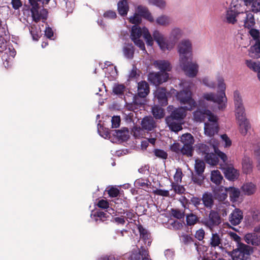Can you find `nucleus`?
Instances as JSON below:
<instances>
[{"instance_id": "obj_29", "label": "nucleus", "mask_w": 260, "mask_h": 260, "mask_svg": "<svg viewBox=\"0 0 260 260\" xmlns=\"http://www.w3.org/2000/svg\"><path fill=\"white\" fill-rule=\"evenodd\" d=\"M184 147L182 146L179 143H174L170 147V149L172 151L175 152L177 154H182L187 156H191L188 152L184 149Z\"/></svg>"}, {"instance_id": "obj_18", "label": "nucleus", "mask_w": 260, "mask_h": 260, "mask_svg": "<svg viewBox=\"0 0 260 260\" xmlns=\"http://www.w3.org/2000/svg\"><path fill=\"white\" fill-rule=\"evenodd\" d=\"M112 133L113 136L116 138L118 141L122 142L127 141L129 137L128 129L127 127H122L120 129L113 130Z\"/></svg>"}, {"instance_id": "obj_62", "label": "nucleus", "mask_w": 260, "mask_h": 260, "mask_svg": "<svg viewBox=\"0 0 260 260\" xmlns=\"http://www.w3.org/2000/svg\"><path fill=\"white\" fill-rule=\"evenodd\" d=\"M171 215L177 219H180L184 218V213L182 212L180 210L177 209H172L171 210Z\"/></svg>"}, {"instance_id": "obj_44", "label": "nucleus", "mask_w": 260, "mask_h": 260, "mask_svg": "<svg viewBox=\"0 0 260 260\" xmlns=\"http://www.w3.org/2000/svg\"><path fill=\"white\" fill-rule=\"evenodd\" d=\"M143 31L140 27L137 25H134L131 29V39L132 41L140 39L142 36Z\"/></svg>"}, {"instance_id": "obj_27", "label": "nucleus", "mask_w": 260, "mask_h": 260, "mask_svg": "<svg viewBox=\"0 0 260 260\" xmlns=\"http://www.w3.org/2000/svg\"><path fill=\"white\" fill-rule=\"evenodd\" d=\"M205 134L209 136H213L218 132V126L217 123H205L204 126Z\"/></svg>"}, {"instance_id": "obj_31", "label": "nucleus", "mask_w": 260, "mask_h": 260, "mask_svg": "<svg viewBox=\"0 0 260 260\" xmlns=\"http://www.w3.org/2000/svg\"><path fill=\"white\" fill-rule=\"evenodd\" d=\"M118 13L122 16L127 15L129 10V6L127 0H121L117 4Z\"/></svg>"}, {"instance_id": "obj_45", "label": "nucleus", "mask_w": 260, "mask_h": 260, "mask_svg": "<svg viewBox=\"0 0 260 260\" xmlns=\"http://www.w3.org/2000/svg\"><path fill=\"white\" fill-rule=\"evenodd\" d=\"M126 87L123 84H115L113 87L112 92L114 94L122 98L124 95V92Z\"/></svg>"}, {"instance_id": "obj_7", "label": "nucleus", "mask_w": 260, "mask_h": 260, "mask_svg": "<svg viewBox=\"0 0 260 260\" xmlns=\"http://www.w3.org/2000/svg\"><path fill=\"white\" fill-rule=\"evenodd\" d=\"M192 57L190 59H185L179 61V64L182 70L185 72L186 75L189 77L193 78L196 76L198 72V66L192 62Z\"/></svg>"}, {"instance_id": "obj_64", "label": "nucleus", "mask_w": 260, "mask_h": 260, "mask_svg": "<svg viewBox=\"0 0 260 260\" xmlns=\"http://www.w3.org/2000/svg\"><path fill=\"white\" fill-rule=\"evenodd\" d=\"M250 36L253 38V40L255 41V42H259V32L258 30L255 28H251L250 29L249 31Z\"/></svg>"}, {"instance_id": "obj_21", "label": "nucleus", "mask_w": 260, "mask_h": 260, "mask_svg": "<svg viewBox=\"0 0 260 260\" xmlns=\"http://www.w3.org/2000/svg\"><path fill=\"white\" fill-rule=\"evenodd\" d=\"M141 126L143 129L150 131L156 127V122L151 116H146L141 121Z\"/></svg>"}, {"instance_id": "obj_23", "label": "nucleus", "mask_w": 260, "mask_h": 260, "mask_svg": "<svg viewBox=\"0 0 260 260\" xmlns=\"http://www.w3.org/2000/svg\"><path fill=\"white\" fill-rule=\"evenodd\" d=\"M149 85L145 81L138 83V95L141 98H145L149 93Z\"/></svg>"}, {"instance_id": "obj_50", "label": "nucleus", "mask_w": 260, "mask_h": 260, "mask_svg": "<svg viewBox=\"0 0 260 260\" xmlns=\"http://www.w3.org/2000/svg\"><path fill=\"white\" fill-rule=\"evenodd\" d=\"M143 35L144 39L146 41V44L149 46H152L153 44V40L150 34L149 33L148 29L144 27L143 29Z\"/></svg>"}, {"instance_id": "obj_28", "label": "nucleus", "mask_w": 260, "mask_h": 260, "mask_svg": "<svg viewBox=\"0 0 260 260\" xmlns=\"http://www.w3.org/2000/svg\"><path fill=\"white\" fill-rule=\"evenodd\" d=\"M122 52L125 58L132 59L134 58L135 53L134 46L132 43H125L122 48Z\"/></svg>"}, {"instance_id": "obj_55", "label": "nucleus", "mask_w": 260, "mask_h": 260, "mask_svg": "<svg viewBox=\"0 0 260 260\" xmlns=\"http://www.w3.org/2000/svg\"><path fill=\"white\" fill-rule=\"evenodd\" d=\"M218 82V88L220 90V92L218 93L219 95H221L222 93H225L226 89V85L224 82V79L222 77L218 76L217 78Z\"/></svg>"}, {"instance_id": "obj_13", "label": "nucleus", "mask_w": 260, "mask_h": 260, "mask_svg": "<svg viewBox=\"0 0 260 260\" xmlns=\"http://www.w3.org/2000/svg\"><path fill=\"white\" fill-rule=\"evenodd\" d=\"M180 141L183 144L184 149H186L190 155L192 156L193 152L192 145L194 141L193 137L189 133L184 134L181 137Z\"/></svg>"}, {"instance_id": "obj_53", "label": "nucleus", "mask_w": 260, "mask_h": 260, "mask_svg": "<svg viewBox=\"0 0 260 260\" xmlns=\"http://www.w3.org/2000/svg\"><path fill=\"white\" fill-rule=\"evenodd\" d=\"M156 22L160 25H168L170 23V18L166 15H161L156 19Z\"/></svg>"}, {"instance_id": "obj_15", "label": "nucleus", "mask_w": 260, "mask_h": 260, "mask_svg": "<svg viewBox=\"0 0 260 260\" xmlns=\"http://www.w3.org/2000/svg\"><path fill=\"white\" fill-rule=\"evenodd\" d=\"M243 218V212L239 208L235 209L229 216V221L233 225L239 224Z\"/></svg>"}, {"instance_id": "obj_25", "label": "nucleus", "mask_w": 260, "mask_h": 260, "mask_svg": "<svg viewBox=\"0 0 260 260\" xmlns=\"http://www.w3.org/2000/svg\"><path fill=\"white\" fill-rule=\"evenodd\" d=\"M202 201L205 207L212 209L214 205V199L211 193L206 192L202 195Z\"/></svg>"}, {"instance_id": "obj_48", "label": "nucleus", "mask_w": 260, "mask_h": 260, "mask_svg": "<svg viewBox=\"0 0 260 260\" xmlns=\"http://www.w3.org/2000/svg\"><path fill=\"white\" fill-rule=\"evenodd\" d=\"M133 95V101L131 104V107L133 109H137L139 107L143 105L142 98L139 97L138 95H133L132 92H129Z\"/></svg>"}, {"instance_id": "obj_6", "label": "nucleus", "mask_w": 260, "mask_h": 260, "mask_svg": "<svg viewBox=\"0 0 260 260\" xmlns=\"http://www.w3.org/2000/svg\"><path fill=\"white\" fill-rule=\"evenodd\" d=\"M206 165L203 160L197 159L194 164V172H191V180L194 184L201 186L203 184L205 176L204 175Z\"/></svg>"}, {"instance_id": "obj_37", "label": "nucleus", "mask_w": 260, "mask_h": 260, "mask_svg": "<svg viewBox=\"0 0 260 260\" xmlns=\"http://www.w3.org/2000/svg\"><path fill=\"white\" fill-rule=\"evenodd\" d=\"M255 186L251 182L244 184L241 187L242 191L247 196L253 194L255 191Z\"/></svg>"}, {"instance_id": "obj_8", "label": "nucleus", "mask_w": 260, "mask_h": 260, "mask_svg": "<svg viewBox=\"0 0 260 260\" xmlns=\"http://www.w3.org/2000/svg\"><path fill=\"white\" fill-rule=\"evenodd\" d=\"M179 61L192 57V45L188 40H182L178 45Z\"/></svg>"}, {"instance_id": "obj_5", "label": "nucleus", "mask_w": 260, "mask_h": 260, "mask_svg": "<svg viewBox=\"0 0 260 260\" xmlns=\"http://www.w3.org/2000/svg\"><path fill=\"white\" fill-rule=\"evenodd\" d=\"M176 97L181 105H185L183 108L187 110L191 111L197 107V103L192 98V93L188 89L177 91Z\"/></svg>"}, {"instance_id": "obj_33", "label": "nucleus", "mask_w": 260, "mask_h": 260, "mask_svg": "<svg viewBox=\"0 0 260 260\" xmlns=\"http://www.w3.org/2000/svg\"><path fill=\"white\" fill-rule=\"evenodd\" d=\"M138 229L139 230L141 238L145 241V243L148 241L147 245L150 246L151 243V241L150 240V234L148 233L147 230L144 228L141 224H139L138 226Z\"/></svg>"}, {"instance_id": "obj_47", "label": "nucleus", "mask_w": 260, "mask_h": 260, "mask_svg": "<svg viewBox=\"0 0 260 260\" xmlns=\"http://www.w3.org/2000/svg\"><path fill=\"white\" fill-rule=\"evenodd\" d=\"M92 215L96 217L95 220L97 223H99V222H103L106 220L107 218L108 217V215L106 212L100 210L95 211Z\"/></svg>"}, {"instance_id": "obj_36", "label": "nucleus", "mask_w": 260, "mask_h": 260, "mask_svg": "<svg viewBox=\"0 0 260 260\" xmlns=\"http://www.w3.org/2000/svg\"><path fill=\"white\" fill-rule=\"evenodd\" d=\"M246 18L244 20V27L250 29L252 28L255 24L253 14L250 12H246Z\"/></svg>"}, {"instance_id": "obj_63", "label": "nucleus", "mask_w": 260, "mask_h": 260, "mask_svg": "<svg viewBox=\"0 0 260 260\" xmlns=\"http://www.w3.org/2000/svg\"><path fill=\"white\" fill-rule=\"evenodd\" d=\"M172 189L174 190L175 193H177L178 194L183 193L185 191V189L183 186L175 184L174 183H172V188L171 189V190H172Z\"/></svg>"}, {"instance_id": "obj_41", "label": "nucleus", "mask_w": 260, "mask_h": 260, "mask_svg": "<svg viewBox=\"0 0 260 260\" xmlns=\"http://www.w3.org/2000/svg\"><path fill=\"white\" fill-rule=\"evenodd\" d=\"M246 65L250 69L257 73V77L260 81V62H255L251 60H247Z\"/></svg>"}, {"instance_id": "obj_60", "label": "nucleus", "mask_w": 260, "mask_h": 260, "mask_svg": "<svg viewBox=\"0 0 260 260\" xmlns=\"http://www.w3.org/2000/svg\"><path fill=\"white\" fill-rule=\"evenodd\" d=\"M181 37V30L179 28L173 29L171 32V38L174 42H176Z\"/></svg>"}, {"instance_id": "obj_20", "label": "nucleus", "mask_w": 260, "mask_h": 260, "mask_svg": "<svg viewBox=\"0 0 260 260\" xmlns=\"http://www.w3.org/2000/svg\"><path fill=\"white\" fill-rule=\"evenodd\" d=\"M228 187L218 186L213 190L215 198L219 201H224L228 197Z\"/></svg>"}, {"instance_id": "obj_3", "label": "nucleus", "mask_w": 260, "mask_h": 260, "mask_svg": "<svg viewBox=\"0 0 260 260\" xmlns=\"http://www.w3.org/2000/svg\"><path fill=\"white\" fill-rule=\"evenodd\" d=\"M254 252V248L244 243H240L236 248L228 252L233 260H251V255Z\"/></svg>"}, {"instance_id": "obj_61", "label": "nucleus", "mask_w": 260, "mask_h": 260, "mask_svg": "<svg viewBox=\"0 0 260 260\" xmlns=\"http://www.w3.org/2000/svg\"><path fill=\"white\" fill-rule=\"evenodd\" d=\"M129 21L131 23L135 24V25H137L141 22L142 18L141 17V16L137 13H135L133 16L129 18Z\"/></svg>"}, {"instance_id": "obj_1", "label": "nucleus", "mask_w": 260, "mask_h": 260, "mask_svg": "<svg viewBox=\"0 0 260 260\" xmlns=\"http://www.w3.org/2000/svg\"><path fill=\"white\" fill-rule=\"evenodd\" d=\"M186 110L182 107L175 108L166 117V122L172 131L176 133L182 129V121L186 115Z\"/></svg>"}, {"instance_id": "obj_54", "label": "nucleus", "mask_w": 260, "mask_h": 260, "mask_svg": "<svg viewBox=\"0 0 260 260\" xmlns=\"http://www.w3.org/2000/svg\"><path fill=\"white\" fill-rule=\"evenodd\" d=\"M234 102L235 109L243 107L242 100L240 95L238 91H235L234 92Z\"/></svg>"}, {"instance_id": "obj_14", "label": "nucleus", "mask_w": 260, "mask_h": 260, "mask_svg": "<svg viewBox=\"0 0 260 260\" xmlns=\"http://www.w3.org/2000/svg\"><path fill=\"white\" fill-rule=\"evenodd\" d=\"M155 97L161 106H166L168 104L166 88L158 87L155 91Z\"/></svg>"}, {"instance_id": "obj_57", "label": "nucleus", "mask_w": 260, "mask_h": 260, "mask_svg": "<svg viewBox=\"0 0 260 260\" xmlns=\"http://www.w3.org/2000/svg\"><path fill=\"white\" fill-rule=\"evenodd\" d=\"M153 152L155 156L158 158L166 159L168 157V153L164 150L154 149Z\"/></svg>"}, {"instance_id": "obj_16", "label": "nucleus", "mask_w": 260, "mask_h": 260, "mask_svg": "<svg viewBox=\"0 0 260 260\" xmlns=\"http://www.w3.org/2000/svg\"><path fill=\"white\" fill-rule=\"evenodd\" d=\"M260 233L253 232L247 233L244 236V241L248 244L253 246H259L260 245Z\"/></svg>"}, {"instance_id": "obj_10", "label": "nucleus", "mask_w": 260, "mask_h": 260, "mask_svg": "<svg viewBox=\"0 0 260 260\" xmlns=\"http://www.w3.org/2000/svg\"><path fill=\"white\" fill-rule=\"evenodd\" d=\"M203 98L207 101L218 104L219 105L218 108L220 110H222L225 107V103L226 102L227 99L225 93H222L221 95L213 93H204Z\"/></svg>"}, {"instance_id": "obj_56", "label": "nucleus", "mask_w": 260, "mask_h": 260, "mask_svg": "<svg viewBox=\"0 0 260 260\" xmlns=\"http://www.w3.org/2000/svg\"><path fill=\"white\" fill-rule=\"evenodd\" d=\"M235 109L236 117L238 120H243V119H247L244 107H241Z\"/></svg>"}, {"instance_id": "obj_42", "label": "nucleus", "mask_w": 260, "mask_h": 260, "mask_svg": "<svg viewBox=\"0 0 260 260\" xmlns=\"http://www.w3.org/2000/svg\"><path fill=\"white\" fill-rule=\"evenodd\" d=\"M204 157L205 161L211 166L216 165L219 161L218 157L214 152H212L208 155H205Z\"/></svg>"}, {"instance_id": "obj_17", "label": "nucleus", "mask_w": 260, "mask_h": 260, "mask_svg": "<svg viewBox=\"0 0 260 260\" xmlns=\"http://www.w3.org/2000/svg\"><path fill=\"white\" fill-rule=\"evenodd\" d=\"M223 171L225 177L231 181H234L237 179L239 176V173L236 169L232 166H226L221 168Z\"/></svg>"}, {"instance_id": "obj_12", "label": "nucleus", "mask_w": 260, "mask_h": 260, "mask_svg": "<svg viewBox=\"0 0 260 260\" xmlns=\"http://www.w3.org/2000/svg\"><path fill=\"white\" fill-rule=\"evenodd\" d=\"M152 36L154 40L156 42L162 51H165L167 50H169L171 49L172 47L168 44L166 39L158 30H154L152 34Z\"/></svg>"}, {"instance_id": "obj_51", "label": "nucleus", "mask_w": 260, "mask_h": 260, "mask_svg": "<svg viewBox=\"0 0 260 260\" xmlns=\"http://www.w3.org/2000/svg\"><path fill=\"white\" fill-rule=\"evenodd\" d=\"M220 243L221 239L219 237V235L217 233L212 234L210 243L211 246L213 247L219 246Z\"/></svg>"}, {"instance_id": "obj_39", "label": "nucleus", "mask_w": 260, "mask_h": 260, "mask_svg": "<svg viewBox=\"0 0 260 260\" xmlns=\"http://www.w3.org/2000/svg\"><path fill=\"white\" fill-rule=\"evenodd\" d=\"M228 189L231 201L233 202L237 201L241 193L239 189L234 187H229Z\"/></svg>"}, {"instance_id": "obj_35", "label": "nucleus", "mask_w": 260, "mask_h": 260, "mask_svg": "<svg viewBox=\"0 0 260 260\" xmlns=\"http://www.w3.org/2000/svg\"><path fill=\"white\" fill-rule=\"evenodd\" d=\"M238 121L240 132L242 135L245 136L251 127L250 123L247 119Z\"/></svg>"}, {"instance_id": "obj_49", "label": "nucleus", "mask_w": 260, "mask_h": 260, "mask_svg": "<svg viewBox=\"0 0 260 260\" xmlns=\"http://www.w3.org/2000/svg\"><path fill=\"white\" fill-rule=\"evenodd\" d=\"M186 220L187 225L189 226L193 225L197 222L200 223V220H199L198 217L193 213L187 214L186 217Z\"/></svg>"}, {"instance_id": "obj_19", "label": "nucleus", "mask_w": 260, "mask_h": 260, "mask_svg": "<svg viewBox=\"0 0 260 260\" xmlns=\"http://www.w3.org/2000/svg\"><path fill=\"white\" fill-rule=\"evenodd\" d=\"M136 11L139 15L141 16V18L143 17L150 22H153L154 21V19L151 13L150 12L147 7L139 5L137 7Z\"/></svg>"}, {"instance_id": "obj_24", "label": "nucleus", "mask_w": 260, "mask_h": 260, "mask_svg": "<svg viewBox=\"0 0 260 260\" xmlns=\"http://www.w3.org/2000/svg\"><path fill=\"white\" fill-rule=\"evenodd\" d=\"M211 113V111L206 109H198L193 113L194 119L197 122H202L206 119V115Z\"/></svg>"}, {"instance_id": "obj_43", "label": "nucleus", "mask_w": 260, "mask_h": 260, "mask_svg": "<svg viewBox=\"0 0 260 260\" xmlns=\"http://www.w3.org/2000/svg\"><path fill=\"white\" fill-rule=\"evenodd\" d=\"M98 131L99 134L105 138H110L112 136V131L113 130L105 127L100 123L98 124Z\"/></svg>"}, {"instance_id": "obj_22", "label": "nucleus", "mask_w": 260, "mask_h": 260, "mask_svg": "<svg viewBox=\"0 0 260 260\" xmlns=\"http://www.w3.org/2000/svg\"><path fill=\"white\" fill-rule=\"evenodd\" d=\"M239 14L238 11L232 8L229 9L226 11L225 22L229 24H234L237 22V17Z\"/></svg>"}, {"instance_id": "obj_40", "label": "nucleus", "mask_w": 260, "mask_h": 260, "mask_svg": "<svg viewBox=\"0 0 260 260\" xmlns=\"http://www.w3.org/2000/svg\"><path fill=\"white\" fill-rule=\"evenodd\" d=\"M152 113L156 119H160L165 116V110L159 106L155 105L152 107Z\"/></svg>"}, {"instance_id": "obj_52", "label": "nucleus", "mask_w": 260, "mask_h": 260, "mask_svg": "<svg viewBox=\"0 0 260 260\" xmlns=\"http://www.w3.org/2000/svg\"><path fill=\"white\" fill-rule=\"evenodd\" d=\"M29 30L32 36V39L35 41H38L40 38L41 31L37 29V27L34 25L29 27Z\"/></svg>"}, {"instance_id": "obj_32", "label": "nucleus", "mask_w": 260, "mask_h": 260, "mask_svg": "<svg viewBox=\"0 0 260 260\" xmlns=\"http://www.w3.org/2000/svg\"><path fill=\"white\" fill-rule=\"evenodd\" d=\"M216 146L211 144H200L198 146L199 151L205 155H207L215 150Z\"/></svg>"}, {"instance_id": "obj_34", "label": "nucleus", "mask_w": 260, "mask_h": 260, "mask_svg": "<svg viewBox=\"0 0 260 260\" xmlns=\"http://www.w3.org/2000/svg\"><path fill=\"white\" fill-rule=\"evenodd\" d=\"M249 55L251 57L258 58L260 57V41L255 42L249 49Z\"/></svg>"}, {"instance_id": "obj_9", "label": "nucleus", "mask_w": 260, "mask_h": 260, "mask_svg": "<svg viewBox=\"0 0 260 260\" xmlns=\"http://www.w3.org/2000/svg\"><path fill=\"white\" fill-rule=\"evenodd\" d=\"M169 78V73L162 72H150L148 75V81L156 86L167 81Z\"/></svg>"}, {"instance_id": "obj_4", "label": "nucleus", "mask_w": 260, "mask_h": 260, "mask_svg": "<svg viewBox=\"0 0 260 260\" xmlns=\"http://www.w3.org/2000/svg\"><path fill=\"white\" fill-rule=\"evenodd\" d=\"M200 223L210 230L219 226L222 222V219L219 213L213 209L207 211L204 216L200 221Z\"/></svg>"}, {"instance_id": "obj_46", "label": "nucleus", "mask_w": 260, "mask_h": 260, "mask_svg": "<svg viewBox=\"0 0 260 260\" xmlns=\"http://www.w3.org/2000/svg\"><path fill=\"white\" fill-rule=\"evenodd\" d=\"M244 5L251 7V10L254 13H260V0H251L249 3H245Z\"/></svg>"}, {"instance_id": "obj_11", "label": "nucleus", "mask_w": 260, "mask_h": 260, "mask_svg": "<svg viewBox=\"0 0 260 260\" xmlns=\"http://www.w3.org/2000/svg\"><path fill=\"white\" fill-rule=\"evenodd\" d=\"M246 224L251 225L260 221V209L257 207L251 208L245 216Z\"/></svg>"}, {"instance_id": "obj_2", "label": "nucleus", "mask_w": 260, "mask_h": 260, "mask_svg": "<svg viewBox=\"0 0 260 260\" xmlns=\"http://www.w3.org/2000/svg\"><path fill=\"white\" fill-rule=\"evenodd\" d=\"M50 0H28L31 6L30 12L33 20L39 22L41 19L46 20L48 11L43 7L44 4H48Z\"/></svg>"}, {"instance_id": "obj_58", "label": "nucleus", "mask_w": 260, "mask_h": 260, "mask_svg": "<svg viewBox=\"0 0 260 260\" xmlns=\"http://www.w3.org/2000/svg\"><path fill=\"white\" fill-rule=\"evenodd\" d=\"M182 242L185 245L189 244L191 243H194V245L197 246V248H198V244L197 241H194V239L193 237L190 236V235H185L182 236Z\"/></svg>"}, {"instance_id": "obj_26", "label": "nucleus", "mask_w": 260, "mask_h": 260, "mask_svg": "<svg viewBox=\"0 0 260 260\" xmlns=\"http://www.w3.org/2000/svg\"><path fill=\"white\" fill-rule=\"evenodd\" d=\"M154 65L160 70L159 72L164 73H167V72L170 71L172 69L170 63L168 61L165 60H155L154 62Z\"/></svg>"}, {"instance_id": "obj_59", "label": "nucleus", "mask_w": 260, "mask_h": 260, "mask_svg": "<svg viewBox=\"0 0 260 260\" xmlns=\"http://www.w3.org/2000/svg\"><path fill=\"white\" fill-rule=\"evenodd\" d=\"M150 5L155 6L160 9H163L166 7V2L164 0H148Z\"/></svg>"}, {"instance_id": "obj_30", "label": "nucleus", "mask_w": 260, "mask_h": 260, "mask_svg": "<svg viewBox=\"0 0 260 260\" xmlns=\"http://www.w3.org/2000/svg\"><path fill=\"white\" fill-rule=\"evenodd\" d=\"M223 180V176L219 170H216L211 171L210 180L213 183L218 186L221 183Z\"/></svg>"}, {"instance_id": "obj_38", "label": "nucleus", "mask_w": 260, "mask_h": 260, "mask_svg": "<svg viewBox=\"0 0 260 260\" xmlns=\"http://www.w3.org/2000/svg\"><path fill=\"white\" fill-rule=\"evenodd\" d=\"M242 169L245 174H249L252 171V165L249 157L244 156L242 160Z\"/></svg>"}]
</instances>
